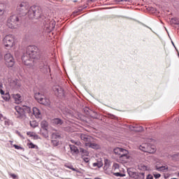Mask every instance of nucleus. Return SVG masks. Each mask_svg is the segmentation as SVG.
Returning a JSON list of instances; mask_svg holds the SVG:
<instances>
[{"label":"nucleus","instance_id":"1","mask_svg":"<svg viewBox=\"0 0 179 179\" xmlns=\"http://www.w3.org/2000/svg\"><path fill=\"white\" fill-rule=\"evenodd\" d=\"M41 59V52L40 49L34 45H30L26 48L25 53L22 57V62L25 66H32L33 63L40 62Z\"/></svg>","mask_w":179,"mask_h":179},{"label":"nucleus","instance_id":"2","mask_svg":"<svg viewBox=\"0 0 179 179\" xmlns=\"http://www.w3.org/2000/svg\"><path fill=\"white\" fill-rule=\"evenodd\" d=\"M28 17L29 19L39 20L43 23L45 17L43 13L42 8L38 6H31L28 10Z\"/></svg>","mask_w":179,"mask_h":179},{"label":"nucleus","instance_id":"3","mask_svg":"<svg viewBox=\"0 0 179 179\" xmlns=\"http://www.w3.org/2000/svg\"><path fill=\"white\" fill-rule=\"evenodd\" d=\"M29 8V3L27 1H22L17 4V11L21 16H25L28 15Z\"/></svg>","mask_w":179,"mask_h":179},{"label":"nucleus","instance_id":"4","mask_svg":"<svg viewBox=\"0 0 179 179\" xmlns=\"http://www.w3.org/2000/svg\"><path fill=\"white\" fill-rule=\"evenodd\" d=\"M20 23V18L17 15L10 16L7 20V26L10 29H17Z\"/></svg>","mask_w":179,"mask_h":179},{"label":"nucleus","instance_id":"5","mask_svg":"<svg viewBox=\"0 0 179 179\" xmlns=\"http://www.w3.org/2000/svg\"><path fill=\"white\" fill-rule=\"evenodd\" d=\"M128 175L131 179H145V172H136L135 169L131 168L127 169Z\"/></svg>","mask_w":179,"mask_h":179},{"label":"nucleus","instance_id":"6","mask_svg":"<svg viewBox=\"0 0 179 179\" xmlns=\"http://www.w3.org/2000/svg\"><path fill=\"white\" fill-rule=\"evenodd\" d=\"M4 60L6 66L8 68H12L14 66L15 64V59L13 57L12 54L6 53L4 55Z\"/></svg>","mask_w":179,"mask_h":179},{"label":"nucleus","instance_id":"7","mask_svg":"<svg viewBox=\"0 0 179 179\" xmlns=\"http://www.w3.org/2000/svg\"><path fill=\"white\" fill-rule=\"evenodd\" d=\"M4 46L6 48H12L14 46V36L12 34L6 35L3 40Z\"/></svg>","mask_w":179,"mask_h":179},{"label":"nucleus","instance_id":"8","mask_svg":"<svg viewBox=\"0 0 179 179\" xmlns=\"http://www.w3.org/2000/svg\"><path fill=\"white\" fill-rule=\"evenodd\" d=\"M43 24L47 29H49L50 30L54 29L56 26V22L55 20H50L48 17H45Z\"/></svg>","mask_w":179,"mask_h":179},{"label":"nucleus","instance_id":"9","mask_svg":"<svg viewBox=\"0 0 179 179\" xmlns=\"http://www.w3.org/2000/svg\"><path fill=\"white\" fill-rule=\"evenodd\" d=\"M140 150L145 152L155 153L156 149L155 145H147L146 143L143 144L140 146Z\"/></svg>","mask_w":179,"mask_h":179},{"label":"nucleus","instance_id":"10","mask_svg":"<svg viewBox=\"0 0 179 179\" xmlns=\"http://www.w3.org/2000/svg\"><path fill=\"white\" fill-rule=\"evenodd\" d=\"M15 110L16 111L15 113V115L16 117L21 118L23 117V115H24V106H22V108L20 106H15Z\"/></svg>","mask_w":179,"mask_h":179},{"label":"nucleus","instance_id":"11","mask_svg":"<svg viewBox=\"0 0 179 179\" xmlns=\"http://www.w3.org/2000/svg\"><path fill=\"white\" fill-rule=\"evenodd\" d=\"M6 6L3 3H0V22H3L6 20V16L4 14Z\"/></svg>","mask_w":179,"mask_h":179},{"label":"nucleus","instance_id":"12","mask_svg":"<svg viewBox=\"0 0 179 179\" xmlns=\"http://www.w3.org/2000/svg\"><path fill=\"white\" fill-rule=\"evenodd\" d=\"M39 68L43 73H48V71L50 73L51 71L48 62L46 61H42L39 64Z\"/></svg>","mask_w":179,"mask_h":179},{"label":"nucleus","instance_id":"13","mask_svg":"<svg viewBox=\"0 0 179 179\" xmlns=\"http://www.w3.org/2000/svg\"><path fill=\"white\" fill-rule=\"evenodd\" d=\"M129 158V152L127 150L121 148L120 159L123 162H127Z\"/></svg>","mask_w":179,"mask_h":179},{"label":"nucleus","instance_id":"14","mask_svg":"<svg viewBox=\"0 0 179 179\" xmlns=\"http://www.w3.org/2000/svg\"><path fill=\"white\" fill-rule=\"evenodd\" d=\"M48 126L49 124L47 121H43L41 122V127L45 133H42V134L44 136V137L47 138L48 137Z\"/></svg>","mask_w":179,"mask_h":179},{"label":"nucleus","instance_id":"15","mask_svg":"<svg viewBox=\"0 0 179 179\" xmlns=\"http://www.w3.org/2000/svg\"><path fill=\"white\" fill-rule=\"evenodd\" d=\"M51 122L54 127H60L64 124V121L61 118H54Z\"/></svg>","mask_w":179,"mask_h":179},{"label":"nucleus","instance_id":"16","mask_svg":"<svg viewBox=\"0 0 179 179\" xmlns=\"http://www.w3.org/2000/svg\"><path fill=\"white\" fill-rule=\"evenodd\" d=\"M85 111L87 115H90V117L94 119H97L99 117L98 113L95 111H93L92 110H89V108H85Z\"/></svg>","mask_w":179,"mask_h":179},{"label":"nucleus","instance_id":"17","mask_svg":"<svg viewBox=\"0 0 179 179\" xmlns=\"http://www.w3.org/2000/svg\"><path fill=\"white\" fill-rule=\"evenodd\" d=\"M13 98L14 99L15 103L20 104L22 101V96L20 94H13Z\"/></svg>","mask_w":179,"mask_h":179},{"label":"nucleus","instance_id":"18","mask_svg":"<svg viewBox=\"0 0 179 179\" xmlns=\"http://www.w3.org/2000/svg\"><path fill=\"white\" fill-rule=\"evenodd\" d=\"M111 166L110 162L108 159H104V166H103V170L106 171V174L110 175V173L108 172V169Z\"/></svg>","mask_w":179,"mask_h":179},{"label":"nucleus","instance_id":"19","mask_svg":"<svg viewBox=\"0 0 179 179\" xmlns=\"http://www.w3.org/2000/svg\"><path fill=\"white\" fill-rule=\"evenodd\" d=\"M32 112L36 118H41V117H42L41 112L38 108H34L32 110Z\"/></svg>","mask_w":179,"mask_h":179},{"label":"nucleus","instance_id":"20","mask_svg":"<svg viewBox=\"0 0 179 179\" xmlns=\"http://www.w3.org/2000/svg\"><path fill=\"white\" fill-rule=\"evenodd\" d=\"M41 104L49 106L50 105V101L49 99H47L43 94V97L41 98Z\"/></svg>","mask_w":179,"mask_h":179},{"label":"nucleus","instance_id":"21","mask_svg":"<svg viewBox=\"0 0 179 179\" xmlns=\"http://www.w3.org/2000/svg\"><path fill=\"white\" fill-rule=\"evenodd\" d=\"M80 138L85 142L90 143L91 141V136L86 135L85 134H82L80 135Z\"/></svg>","mask_w":179,"mask_h":179},{"label":"nucleus","instance_id":"22","mask_svg":"<svg viewBox=\"0 0 179 179\" xmlns=\"http://www.w3.org/2000/svg\"><path fill=\"white\" fill-rule=\"evenodd\" d=\"M42 97H44V94H41V92H36V94H34V98L39 103H41Z\"/></svg>","mask_w":179,"mask_h":179},{"label":"nucleus","instance_id":"23","mask_svg":"<svg viewBox=\"0 0 179 179\" xmlns=\"http://www.w3.org/2000/svg\"><path fill=\"white\" fill-rule=\"evenodd\" d=\"M69 148L71 149L72 155H74L75 153L77 155L78 153H79L80 150L78 148V147L73 145H70Z\"/></svg>","mask_w":179,"mask_h":179},{"label":"nucleus","instance_id":"24","mask_svg":"<svg viewBox=\"0 0 179 179\" xmlns=\"http://www.w3.org/2000/svg\"><path fill=\"white\" fill-rule=\"evenodd\" d=\"M85 145L86 146H88V148H93V149H99V145H97V143H85Z\"/></svg>","mask_w":179,"mask_h":179},{"label":"nucleus","instance_id":"25","mask_svg":"<svg viewBox=\"0 0 179 179\" xmlns=\"http://www.w3.org/2000/svg\"><path fill=\"white\" fill-rule=\"evenodd\" d=\"M23 110H24V115L26 114V113H28L29 115L32 114V110L30 108V106H23Z\"/></svg>","mask_w":179,"mask_h":179},{"label":"nucleus","instance_id":"26","mask_svg":"<svg viewBox=\"0 0 179 179\" xmlns=\"http://www.w3.org/2000/svg\"><path fill=\"white\" fill-rule=\"evenodd\" d=\"M53 90L58 94H63L64 92L61 86H55V87H53Z\"/></svg>","mask_w":179,"mask_h":179},{"label":"nucleus","instance_id":"27","mask_svg":"<svg viewBox=\"0 0 179 179\" xmlns=\"http://www.w3.org/2000/svg\"><path fill=\"white\" fill-rule=\"evenodd\" d=\"M115 155H117L119 158L121 159V152H122V148H117L114 149Z\"/></svg>","mask_w":179,"mask_h":179},{"label":"nucleus","instance_id":"28","mask_svg":"<svg viewBox=\"0 0 179 179\" xmlns=\"http://www.w3.org/2000/svg\"><path fill=\"white\" fill-rule=\"evenodd\" d=\"M79 152H80L83 156L90 155V152H87V150H85L84 148H80L79 149Z\"/></svg>","mask_w":179,"mask_h":179},{"label":"nucleus","instance_id":"29","mask_svg":"<svg viewBox=\"0 0 179 179\" xmlns=\"http://www.w3.org/2000/svg\"><path fill=\"white\" fill-rule=\"evenodd\" d=\"M137 169L138 170H141V171H145L148 169V166L145 165H143V164H140L138 166Z\"/></svg>","mask_w":179,"mask_h":179},{"label":"nucleus","instance_id":"30","mask_svg":"<svg viewBox=\"0 0 179 179\" xmlns=\"http://www.w3.org/2000/svg\"><path fill=\"white\" fill-rule=\"evenodd\" d=\"M157 170H158V171L166 172L168 170V166H162L159 167H157Z\"/></svg>","mask_w":179,"mask_h":179},{"label":"nucleus","instance_id":"31","mask_svg":"<svg viewBox=\"0 0 179 179\" xmlns=\"http://www.w3.org/2000/svg\"><path fill=\"white\" fill-rule=\"evenodd\" d=\"M171 23L174 24L175 25H179V20L177 17L171 18Z\"/></svg>","mask_w":179,"mask_h":179},{"label":"nucleus","instance_id":"32","mask_svg":"<svg viewBox=\"0 0 179 179\" xmlns=\"http://www.w3.org/2000/svg\"><path fill=\"white\" fill-rule=\"evenodd\" d=\"M2 98L4 101H8L10 99V95L9 94V92H6L3 96H2Z\"/></svg>","mask_w":179,"mask_h":179},{"label":"nucleus","instance_id":"33","mask_svg":"<svg viewBox=\"0 0 179 179\" xmlns=\"http://www.w3.org/2000/svg\"><path fill=\"white\" fill-rule=\"evenodd\" d=\"M120 169L119 164L115 163L113 166H112V171L115 172L117 169Z\"/></svg>","mask_w":179,"mask_h":179},{"label":"nucleus","instance_id":"34","mask_svg":"<svg viewBox=\"0 0 179 179\" xmlns=\"http://www.w3.org/2000/svg\"><path fill=\"white\" fill-rule=\"evenodd\" d=\"M172 159H173V161H178V159H179V152L176 153V154H173V155H172Z\"/></svg>","mask_w":179,"mask_h":179},{"label":"nucleus","instance_id":"35","mask_svg":"<svg viewBox=\"0 0 179 179\" xmlns=\"http://www.w3.org/2000/svg\"><path fill=\"white\" fill-rule=\"evenodd\" d=\"M30 126L32 128H36L38 127V123L36 122L35 121H31V122H30Z\"/></svg>","mask_w":179,"mask_h":179},{"label":"nucleus","instance_id":"36","mask_svg":"<svg viewBox=\"0 0 179 179\" xmlns=\"http://www.w3.org/2000/svg\"><path fill=\"white\" fill-rule=\"evenodd\" d=\"M13 147L17 149V150H22L24 151V149L22 148V147L20 146V145H14Z\"/></svg>","mask_w":179,"mask_h":179},{"label":"nucleus","instance_id":"37","mask_svg":"<svg viewBox=\"0 0 179 179\" xmlns=\"http://www.w3.org/2000/svg\"><path fill=\"white\" fill-rule=\"evenodd\" d=\"M28 146H29V148H32V149L36 148H38V146H36V145H34V143H29V144H28Z\"/></svg>","mask_w":179,"mask_h":179},{"label":"nucleus","instance_id":"38","mask_svg":"<svg viewBox=\"0 0 179 179\" xmlns=\"http://www.w3.org/2000/svg\"><path fill=\"white\" fill-rule=\"evenodd\" d=\"M52 138H59L60 136L57 133H52Z\"/></svg>","mask_w":179,"mask_h":179},{"label":"nucleus","instance_id":"39","mask_svg":"<svg viewBox=\"0 0 179 179\" xmlns=\"http://www.w3.org/2000/svg\"><path fill=\"white\" fill-rule=\"evenodd\" d=\"M116 2L117 3H126V2H131V0H115Z\"/></svg>","mask_w":179,"mask_h":179},{"label":"nucleus","instance_id":"40","mask_svg":"<svg viewBox=\"0 0 179 179\" xmlns=\"http://www.w3.org/2000/svg\"><path fill=\"white\" fill-rule=\"evenodd\" d=\"M98 164V168L100 169L103 166V161L102 160H99L97 162Z\"/></svg>","mask_w":179,"mask_h":179},{"label":"nucleus","instance_id":"41","mask_svg":"<svg viewBox=\"0 0 179 179\" xmlns=\"http://www.w3.org/2000/svg\"><path fill=\"white\" fill-rule=\"evenodd\" d=\"M113 175L115 176H117V177H119V176H120V177L124 176V174H122V173H120V172L113 173Z\"/></svg>","mask_w":179,"mask_h":179},{"label":"nucleus","instance_id":"42","mask_svg":"<svg viewBox=\"0 0 179 179\" xmlns=\"http://www.w3.org/2000/svg\"><path fill=\"white\" fill-rule=\"evenodd\" d=\"M15 134H17L21 138L24 139V137L22 136V134L18 131H15Z\"/></svg>","mask_w":179,"mask_h":179},{"label":"nucleus","instance_id":"43","mask_svg":"<svg viewBox=\"0 0 179 179\" xmlns=\"http://www.w3.org/2000/svg\"><path fill=\"white\" fill-rule=\"evenodd\" d=\"M68 168L69 169H71L73 171L78 172V171L76 170V169H74V167L73 166H69Z\"/></svg>","mask_w":179,"mask_h":179},{"label":"nucleus","instance_id":"44","mask_svg":"<svg viewBox=\"0 0 179 179\" xmlns=\"http://www.w3.org/2000/svg\"><path fill=\"white\" fill-rule=\"evenodd\" d=\"M34 132H31V131H28V132H27V134L28 135V136H29V137H31V138H33V136H34Z\"/></svg>","mask_w":179,"mask_h":179},{"label":"nucleus","instance_id":"45","mask_svg":"<svg viewBox=\"0 0 179 179\" xmlns=\"http://www.w3.org/2000/svg\"><path fill=\"white\" fill-rule=\"evenodd\" d=\"M154 176H155V179H158V178H160L161 174L155 173V174H154Z\"/></svg>","mask_w":179,"mask_h":179},{"label":"nucleus","instance_id":"46","mask_svg":"<svg viewBox=\"0 0 179 179\" xmlns=\"http://www.w3.org/2000/svg\"><path fill=\"white\" fill-rule=\"evenodd\" d=\"M33 138L35 139V140H36V139H38V138H39V136H38V135H36V133H34Z\"/></svg>","mask_w":179,"mask_h":179},{"label":"nucleus","instance_id":"47","mask_svg":"<svg viewBox=\"0 0 179 179\" xmlns=\"http://www.w3.org/2000/svg\"><path fill=\"white\" fill-rule=\"evenodd\" d=\"M10 176L12 177L13 179H16L17 176L15 173H10Z\"/></svg>","mask_w":179,"mask_h":179},{"label":"nucleus","instance_id":"48","mask_svg":"<svg viewBox=\"0 0 179 179\" xmlns=\"http://www.w3.org/2000/svg\"><path fill=\"white\" fill-rule=\"evenodd\" d=\"M146 179H154V178L152 174H148L146 177Z\"/></svg>","mask_w":179,"mask_h":179},{"label":"nucleus","instance_id":"49","mask_svg":"<svg viewBox=\"0 0 179 179\" xmlns=\"http://www.w3.org/2000/svg\"><path fill=\"white\" fill-rule=\"evenodd\" d=\"M0 94L2 95V96H3V95L5 94V92L3 91V89L0 90Z\"/></svg>","mask_w":179,"mask_h":179},{"label":"nucleus","instance_id":"50","mask_svg":"<svg viewBox=\"0 0 179 179\" xmlns=\"http://www.w3.org/2000/svg\"><path fill=\"white\" fill-rule=\"evenodd\" d=\"M3 119H5V117H3L2 113H0V120L3 121Z\"/></svg>","mask_w":179,"mask_h":179},{"label":"nucleus","instance_id":"51","mask_svg":"<svg viewBox=\"0 0 179 179\" xmlns=\"http://www.w3.org/2000/svg\"><path fill=\"white\" fill-rule=\"evenodd\" d=\"M84 161H85L86 163L90 162V160H89L88 158H84Z\"/></svg>","mask_w":179,"mask_h":179},{"label":"nucleus","instance_id":"52","mask_svg":"<svg viewBox=\"0 0 179 179\" xmlns=\"http://www.w3.org/2000/svg\"><path fill=\"white\" fill-rule=\"evenodd\" d=\"M93 166H98V167H99V164H98V162L93 163Z\"/></svg>","mask_w":179,"mask_h":179},{"label":"nucleus","instance_id":"53","mask_svg":"<svg viewBox=\"0 0 179 179\" xmlns=\"http://www.w3.org/2000/svg\"><path fill=\"white\" fill-rule=\"evenodd\" d=\"M129 128L130 129H131V131H133L134 129L135 128V127L129 126Z\"/></svg>","mask_w":179,"mask_h":179},{"label":"nucleus","instance_id":"54","mask_svg":"<svg viewBox=\"0 0 179 179\" xmlns=\"http://www.w3.org/2000/svg\"><path fill=\"white\" fill-rule=\"evenodd\" d=\"M4 122H5V124H6V125H9V122L5 121Z\"/></svg>","mask_w":179,"mask_h":179},{"label":"nucleus","instance_id":"55","mask_svg":"<svg viewBox=\"0 0 179 179\" xmlns=\"http://www.w3.org/2000/svg\"><path fill=\"white\" fill-rule=\"evenodd\" d=\"M171 43H172V45H173V46L175 48V49H176V45H175V44L173 43V41H171Z\"/></svg>","mask_w":179,"mask_h":179},{"label":"nucleus","instance_id":"56","mask_svg":"<svg viewBox=\"0 0 179 179\" xmlns=\"http://www.w3.org/2000/svg\"><path fill=\"white\" fill-rule=\"evenodd\" d=\"M1 87H2V84H1V83H0V90Z\"/></svg>","mask_w":179,"mask_h":179},{"label":"nucleus","instance_id":"57","mask_svg":"<svg viewBox=\"0 0 179 179\" xmlns=\"http://www.w3.org/2000/svg\"><path fill=\"white\" fill-rule=\"evenodd\" d=\"M94 179H101V178H95Z\"/></svg>","mask_w":179,"mask_h":179},{"label":"nucleus","instance_id":"58","mask_svg":"<svg viewBox=\"0 0 179 179\" xmlns=\"http://www.w3.org/2000/svg\"><path fill=\"white\" fill-rule=\"evenodd\" d=\"M171 179H178L177 178H171Z\"/></svg>","mask_w":179,"mask_h":179},{"label":"nucleus","instance_id":"59","mask_svg":"<svg viewBox=\"0 0 179 179\" xmlns=\"http://www.w3.org/2000/svg\"><path fill=\"white\" fill-rule=\"evenodd\" d=\"M17 86H18V87H20V85H17Z\"/></svg>","mask_w":179,"mask_h":179},{"label":"nucleus","instance_id":"60","mask_svg":"<svg viewBox=\"0 0 179 179\" xmlns=\"http://www.w3.org/2000/svg\"><path fill=\"white\" fill-rule=\"evenodd\" d=\"M178 176H179V172H178Z\"/></svg>","mask_w":179,"mask_h":179},{"label":"nucleus","instance_id":"61","mask_svg":"<svg viewBox=\"0 0 179 179\" xmlns=\"http://www.w3.org/2000/svg\"><path fill=\"white\" fill-rule=\"evenodd\" d=\"M79 10H82V9H79Z\"/></svg>","mask_w":179,"mask_h":179},{"label":"nucleus","instance_id":"62","mask_svg":"<svg viewBox=\"0 0 179 179\" xmlns=\"http://www.w3.org/2000/svg\"><path fill=\"white\" fill-rule=\"evenodd\" d=\"M178 122L179 123V119H178Z\"/></svg>","mask_w":179,"mask_h":179},{"label":"nucleus","instance_id":"63","mask_svg":"<svg viewBox=\"0 0 179 179\" xmlns=\"http://www.w3.org/2000/svg\"><path fill=\"white\" fill-rule=\"evenodd\" d=\"M178 57H179V53H178Z\"/></svg>","mask_w":179,"mask_h":179}]
</instances>
